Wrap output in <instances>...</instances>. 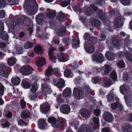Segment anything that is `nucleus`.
Instances as JSON below:
<instances>
[{"instance_id": "nucleus-44", "label": "nucleus", "mask_w": 132, "mask_h": 132, "mask_svg": "<svg viewBox=\"0 0 132 132\" xmlns=\"http://www.w3.org/2000/svg\"><path fill=\"white\" fill-rule=\"evenodd\" d=\"M126 57L129 61L132 62V54L128 52H126L125 53Z\"/></svg>"}, {"instance_id": "nucleus-47", "label": "nucleus", "mask_w": 132, "mask_h": 132, "mask_svg": "<svg viewBox=\"0 0 132 132\" xmlns=\"http://www.w3.org/2000/svg\"><path fill=\"white\" fill-rule=\"evenodd\" d=\"M84 38L85 40H92L93 39H95V38L91 37L89 34L88 33H86L85 34L84 36Z\"/></svg>"}, {"instance_id": "nucleus-3", "label": "nucleus", "mask_w": 132, "mask_h": 132, "mask_svg": "<svg viewBox=\"0 0 132 132\" xmlns=\"http://www.w3.org/2000/svg\"><path fill=\"white\" fill-rule=\"evenodd\" d=\"M48 121L51 124L52 126L54 128H59L62 125L61 120H56L54 117H50L48 119Z\"/></svg>"}, {"instance_id": "nucleus-59", "label": "nucleus", "mask_w": 132, "mask_h": 132, "mask_svg": "<svg viewBox=\"0 0 132 132\" xmlns=\"http://www.w3.org/2000/svg\"><path fill=\"white\" fill-rule=\"evenodd\" d=\"M57 100L58 102L63 103L64 102V100L62 98L61 95L60 94L57 97Z\"/></svg>"}, {"instance_id": "nucleus-26", "label": "nucleus", "mask_w": 132, "mask_h": 132, "mask_svg": "<svg viewBox=\"0 0 132 132\" xmlns=\"http://www.w3.org/2000/svg\"><path fill=\"white\" fill-rule=\"evenodd\" d=\"M35 52L37 54H41L43 52L42 46L40 44L36 45L34 48Z\"/></svg>"}, {"instance_id": "nucleus-57", "label": "nucleus", "mask_w": 132, "mask_h": 132, "mask_svg": "<svg viewBox=\"0 0 132 132\" xmlns=\"http://www.w3.org/2000/svg\"><path fill=\"white\" fill-rule=\"evenodd\" d=\"M112 44L115 46H118L119 45V42L118 40L116 39L115 38L112 39Z\"/></svg>"}, {"instance_id": "nucleus-53", "label": "nucleus", "mask_w": 132, "mask_h": 132, "mask_svg": "<svg viewBox=\"0 0 132 132\" xmlns=\"http://www.w3.org/2000/svg\"><path fill=\"white\" fill-rule=\"evenodd\" d=\"M64 74L65 76L67 77H71V72L69 69L66 70L64 72Z\"/></svg>"}, {"instance_id": "nucleus-2", "label": "nucleus", "mask_w": 132, "mask_h": 132, "mask_svg": "<svg viewBox=\"0 0 132 132\" xmlns=\"http://www.w3.org/2000/svg\"><path fill=\"white\" fill-rule=\"evenodd\" d=\"M96 129V126L94 123L90 124L88 128L86 125H82L79 129L78 132H92Z\"/></svg>"}, {"instance_id": "nucleus-14", "label": "nucleus", "mask_w": 132, "mask_h": 132, "mask_svg": "<svg viewBox=\"0 0 132 132\" xmlns=\"http://www.w3.org/2000/svg\"><path fill=\"white\" fill-rule=\"evenodd\" d=\"M36 63L38 67H40L45 64L46 61L44 58L38 57L36 58Z\"/></svg>"}, {"instance_id": "nucleus-4", "label": "nucleus", "mask_w": 132, "mask_h": 132, "mask_svg": "<svg viewBox=\"0 0 132 132\" xmlns=\"http://www.w3.org/2000/svg\"><path fill=\"white\" fill-rule=\"evenodd\" d=\"M33 71L32 68L29 65H25L21 68V73L24 75H27L31 73Z\"/></svg>"}, {"instance_id": "nucleus-15", "label": "nucleus", "mask_w": 132, "mask_h": 132, "mask_svg": "<svg viewBox=\"0 0 132 132\" xmlns=\"http://www.w3.org/2000/svg\"><path fill=\"white\" fill-rule=\"evenodd\" d=\"M60 109L61 112L65 114L69 113L70 111V106L67 104L61 106L60 107Z\"/></svg>"}, {"instance_id": "nucleus-27", "label": "nucleus", "mask_w": 132, "mask_h": 132, "mask_svg": "<svg viewBox=\"0 0 132 132\" xmlns=\"http://www.w3.org/2000/svg\"><path fill=\"white\" fill-rule=\"evenodd\" d=\"M28 81V80L24 79L22 81V86L25 89L29 88L30 87V84Z\"/></svg>"}, {"instance_id": "nucleus-25", "label": "nucleus", "mask_w": 132, "mask_h": 132, "mask_svg": "<svg viewBox=\"0 0 132 132\" xmlns=\"http://www.w3.org/2000/svg\"><path fill=\"white\" fill-rule=\"evenodd\" d=\"M105 56L107 59L109 60H113L115 57L114 54L112 52H107L105 53Z\"/></svg>"}, {"instance_id": "nucleus-28", "label": "nucleus", "mask_w": 132, "mask_h": 132, "mask_svg": "<svg viewBox=\"0 0 132 132\" xmlns=\"http://www.w3.org/2000/svg\"><path fill=\"white\" fill-rule=\"evenodd\" d=\"M66 31V29L64 26L59 29L57 31V35L60 37L62 36L65 35Z\"/></svg>"}, {"instance_id": "nucleus-32", "label": "nucleus", "mask_w": 132, "mask_h": 132, "mask_svg": "<svg viewBox=\"0 0 132 132\" xmlns=\"http://www.w3.org/2000/svg\"><path fill=\"white\" fill-rule=\"evenodd\" d=\"M96 15L98 17L104 22H106L107 20L105 16V14L101 12H98L97 13Z\"/></svg>"}, {"instance_id": "nucleus-5", "label": "nucleus", "mask_w": 132, "mask_h": 132, "mask_svg": "<svg viewBox=\"0 0 132 132\" xmlns=\"http://www.w3.org/2000/svg\"><path fill=\"white\" fill-rule=\"evenodd\" d=\"M92 60L93 61L102 63L104 60V57L102 54L95 52L92 55Z\"/></svg>"}, {"instance_id": "nucleus-34", "label": "nucleus", "mask_w": 132, "mask_h": 132, "mask_svg": "<svg viewBox=\"0 0 132 132\" xmlns=\"http://www.w3.org/2000/svg\"><path fill=\"white\" fill-rule=\"evenodd\" d=\"M91 7L92 9H91L90 7H89L87 9V10L86 11V13L87 15L89 16L92 13V10H93L95 11L97 10V7H95L94 5L91 6Z\"/></svg>"}, {"instance_id": "nucleus-63", "label": "nucleus", "mask_w": 132, "mask_h": 132, "mask_svg": "<svg viewBox=\"0 0 132 132\" xmlns=\"http://www.w3.org/2000/svg\"><path fill=\"white\" fill-rule=\"evenodd\" d=\"M37 88L36 85H32L31 89V91L33 93L35 92L37 90Z\"/></svg>"}, {"instance_id": "nucleus-55", "label": "nucleus", "mask_w": 132, "mask_h": 132, "mask_svg": "<svg viewBox=\"0 0 132 132\" xmlns=\"http://www.w3.org/2000/svg\"><path fill=\"white\" fill-rule=\"evenodd\" d=\"M111 76L112 79L115 81L117 79V75L115 71H112L111 74Z\"/></svg>"}, {"instance_id": "nucleus-60", "label": "nucleus", "mask_w": 132, "mask_h": 132, "mask_svg": "<svg viewBox=\"0 0 132 132\" xmlns=\"http://www.w3.org/2000/svg\"><path fill=\"white\" fill-rule=\"evenodd\" d=\"M44 27H43V29H42V27L41 26L40 27H38L37 28V30L38 32H39L40 31H43V32H45V31L46 30V26L45 25H44Z\"/></svg>"}, {"instance_id": "nucleus-18", "label": "nucleus", "mask_w": 132, "mask_h": 132, "mask_svg": "<svg viewBox=\"0 0 132 132\" xmlns=\"http://www.w3.org/2000/svg\"><path fill=\"white\" fill-rule=\"evenodd\" d=\"M114 89H112L109 93L107 95V97L108 101L109 102H113L114 101L116 98L115 95L113 94V90Z\"/></svg>"}, {"instance_id": "nucleus-49", "label": "nucleus", "mask_w": 132, "mask_h": 132, "mask_svg": "<svg viewBox=\"0 0 132 132\" xmlns=\"http://www.w3.org/2000/svg\"><path fill=\"white\" fill-rule=\"evenodd\" d=\"M117 66L120 68H122L125 67V63L123 61H118L117 63Z\"/></svg>"}, {"instance_id": "nucleus-7", "label": "nucleus", "mask_w": 132, "mask_h": 132, "mask_svg": "<svg viewBox=\"0 0 132 132\" xmlns=\"http://www.w3.org/2000/svg\"><path fill=\"white\" fill-rule=\"evenodd\" d=\"M41 90L42 93L44 95L50 94L51 90L50 86L46 83L42 84Z\"/></svg>"}, {"instance_id": "nucleus-35", "label": "nucleus", "mask_w": 132, "mask_h": 132, "mask_svg": "<svg viewBox=\"0 0 132 132\" xmlns=\"http://www.w3.org/2000/svg\"><path fill=\"white\" fill-rule=\"evenodd\" d=\"M111 108L113 110L115 109L117 107L119 108L121 110H122L123 108L122 105L118 103L112 104L111 105Z\"/></svg>"}, {"instance_id": "nucleus-37", "label": "nucleus", "mask_w": 132, "mask_h": 132, "mask_svg": "<svg viewBox=\"0 0 132 132\" xmlns=\"http://www.w3.org/2000/svg\"><path fill=\"white\" fill-rule=\"evenodd\" d=\"M2 31L1 32L0 36L1 38L3 40H7L8 39V37L7 33L4 31Z\"/></svg>"}, {"instance_id": "nucleus-8", "label": "nucleus", "mask_w": 132, "mask_h": 132, "mask_svg": "<svg viewBox=\"0 0 132 132\" xmlns=\"http://www.w3.org/2000/svg\"><path fill=\"white\" fill-rule=\"evenodd\" d=\"M0 73L2 76L5 77L9 75L6 67L3 63L0 64Z\"/></svg>"}, {"instance_id": "nucleus-42", "label": "nucleus", "mask_w": 132, "mask_h": 132, "mask_svg": "<svg viewBox=\"0 0 132 132\" xmlns=\"http://www.w3.org/2000/svg\"><path fill=\"white\" fill-rule=\"evenodd\" d=\"M111 68L110 66L107 65H105L103 71L104 74L105 75H108L111 70Z\"/></svg>"}, {"instance_id": "nucleus-12", "label": "nucleus", "mask_w": 132, "mask_h": 132, "mask_svg": "<svg viewBox=\"0 0 132 132\" xmlns=\"http://www.w3.org/2000/svg\"><path fill=\"white\" fill-rule=\"evenodd\" d=\"M120 92L123 94L127 93L130 91L129 86L126 84L121 86L120 87Z\"/></svg>"}, {"instance_id": "nucleus-56", "label": "nucleus", "mask_w": 132, "mask_h": 132, "mask_svg": "<svg viewBox=\"0 0 132 132\" xmlns=\"http://www.w3.org/2000/svg\"><path fill=\"white\" fill-rule=\"evenodd\" d=\"M123 80L126 82H128L130 79V78L128 76V74L125 72L123 73Z\"/></svg>"}, {"instance_id": "nucleus-10", "label": "nucleus", "mask_w": 132, "mask_h": 132, "mask_svg": "<svg viewBox=\"0 0 132 132\" xmlns=\"http://www.w3.org/2000/svg\"><path fill=\"white\" fill-rule=\"evenodd\" d=\"M54 85L58 88H63L65 86L64 80L61 79H60L59 80L58 79H54Z\"/></svg>"}, {"instance_id": "nucleus-45", "label": "nucleus", "mask_w": 132, "mask_h": 132, "mask_svg": "<svg viewBox=\"0 0 132 132\" xmlns=\"http://www.w3.org/2000/svg\"><path fill=\"white\" fill-rule=\"evenodd\" d=\"M15 47L16 48V51L18 54H20L22 53V52L23 48L19 45H16Z\"/></svg>"}, {"instance_id": "nucleus-21", "label": "nucleus", "mask_w": 132, "mask_h": 132, "mask_svg": "<svg viewBox=\"0 0 132 132\" xmlns=\"http://www.w3.org/2000/svg\"><path fill=\"white\" fill-rule=\"evenodd\" d=\"M80 114L83 117L87 118L90 116L88 111L85 109L81 110L80 111Z\"/></svg>"}, {"instance_id": "nucleus-19", "label": "nucleus", "mask_w": 132, "mask_h": 132, "mask_svg": "<svg viewBox=\"0 0 132 132\" xmlns=\"http://www.w3.org/2000/svg\"><path fill=\"white\" fill-rule=\"evenodd\" d=\"M17 22H16V20H13L11 22V27L12 29L14 28V27L17 24H22L23 23V20L22 18L21 19H18L17 20Z\"/></svg>"}, {"instance_id": "nucleus-58", "label": "nucleus", "mask_w": 132, "mask_h": 132, "mask_svg": "<svg viewBox=\"0 0 132 132\" xmlns=\"http://www.w3.org/2000/svg\"><path fill=\"white\" fill-rule=\"evenodd\" d=\"M121 2L124 5H128L130 4V0H121Z\"/></svg>"}, {"instance_id": "nucleus-24", "label": "nucleus", "mask_w": 132, "mask_h": 132, "mask_svg": "<svg viewBox=\"0 0 132 132\" xmlns=\"http://www.w3.org/2000/svg\"><path fill=\"white\" fill-rule=\"evenodd\" d=\"M86 42H85L84 45V48L86 52L88 53H93L94 51V46L92 45L91 46H90L87 48Z\"/></svg>"}, {"instance_id": "nucleus-54", "label": "nucleus", "mask_w": 132, "mask_h": 132, "mask_svg": "<svg viewBox=\"0 0 132 132\" xmlns=\"http://www.w3.org/2000/svg\"><path fill=\"white\" fill-rule=\"evenodd\" d=\"M32 44L29 42H28L25 43L24 45V47L25 48L28 49L31 48L33 46Z\"/></svg>"}, {"instance_id": "nucleus-6", "label": "nucleus", "mask_w": 132, "mask_h": 132, "mask_svg": "<svg viewBox=\"0 0 132 132\" xmlns=\"http://www.w3.org/2000/svg\"><path fill=\"white\" fill-rule=\"evenodd\" d=\"M73 93L75 98L76 99H80L82 94L81 88L78 86H76L74 88Z\"/></svg>"}, {"instance_id": "nucleus-48", "label": "nucleus", "mask_w": 132, "mask_h": 132, "mask_svg": "<svg viewBox=\"0 0 132 132\" xmlns=\"http://www.w3.org/2000/svg\"><path fill=\"white\" fill-rule=\"evenodd\" d=\"M59 1L61 3V5L63 7H65L67 6L70 4V0H68V1H66L64 0L63 1L62 0H59Z\"/></svg>"}, {"instance_id": "nucleus-23", "label": "nucleus", "mask_w": 132, "mask_h": 132, "mask_svg": "<svg viewBox=\"0 0 132 132\" xmlns=\"http://www.w3.org/2000/svg\"><path fill=\"white\" fill-rule=\"evenodd\" d=\"M74 37L73 36V39L72 41V46L73 48H76L79 47V41L74 38Z\"/></svg>"}, {"instance_id": "nucleus-9", "label": "nucleus", "mask_w": 132, "mask_h": 132, "mask_svg": "<svg viewBox=\"0 0 132 132\" xmlns=\"http://www.w3.org/2000/svg\"><path fill=\"white\" fill-rule=\"evenodd\" d=\"M50 107V104L47 103L42 104L40 106V110L43 113H45L48 112Z\"/></svg>"}, {"instance_id": "nucleus-62", "label": "nucleus", "mask_w": 132, "mask_h": 132, "mask_svg": "<svg viewBox=\"0 0 132 132\" xmlns=\"http://www.w3.org/2000/svg\"><path fill=\"white\" fill-rule=\"evenodd\" d=\"M4 92V87L3 85L0 84V97L2 96Z\"/></svg>"}, {"instance_id": "nucleus-64", "label": "nucleus", "mask_w": 132, "mask_h": 132, "mask_svg": "<svg viewBox=\"0 0 132 132\" xmlns=\"http://www.w3.org/2000/svg\"><path fill=\"white\" fill-rule=\"evenodd\" d=\"M71 65L72 66V68L73 69H74L78 68L79 66L77 62H75L74 63H73L72 64H71Z\"/></svg>"}, {"instance_id": "nucleus-11", "label": "nucleus", "mask_w": 132, "mask_h": 132, "mask_svg": "<svg viewBox=\"0 0 132 132\" xmlns=\"http://www.w3.org/2000/svg\"><path fill=\"white\" fill-rule=\"evenodd\" d=\"M46 16L50 19H53L55 16L56 13L54 10L48 9L46 11Z\"/></svg>"}, {"instance_id": "nucleus-52", "label": "nucleus", "mask_w": 132, "mask_h": 132, "mask_svg": "<svg viewBox=\"0 0 132 132\" xmlns=\"http://www.w3.org/2000/svg\"><path fill=\"white\" fill-rule=\"evenodd\" d=\"M123 42L124 43L125 46H128L130 45L132 43V42L128 38H127L126 39H125L123 40Z\"/></svg>"}, {"instance_id": "nucleus-20", "label": "nucleus", "mask_w": 132, "mask_h": 132, "mask_svg": "<svg viewBox=\"0 0 132 132\" xmlns=\"http://www.w3.org/2000/svg\"><path fill=\"white\" fill-rule=\"evenodd\" d=\"M114 25L117 27L118 28H120L122 26L123 23L120 17H118L115 19L114 21Z\"/></svg>"}, {"instance_id": "nucleus-51", "label": "nucleus", "mask_w": 132, "mask_h": 132, "mask_svg": "<svg viewBox=\"0 0 132 132\" xmlns=\"http://www.w3.org/2000/svg\"><path fill=\"white\" fill-rule=\"evenodd\" d=\"M101 78L98 76H96L92 78V81L94 84H96L99 82L101 80Z\"/></svg>"}, {"instance_id": "nucleus-41", "label": "nucleus", "mask_w": 132, "mask_h": 132, "mask_svg": "<svg viewBox=\"0 0 132 132\" xmlns=\"http://www.w3.org/2000/svg\"><path fill=\"white\" fill-rule=\"evenodd\" d=\"M64 55L63 53H60L58 55V60L62 62H65L68 61V59L65 60L64 57Z\"/></svg>"}, {"instance_id": "nucleus-29", "label": "nucleus", "mask_w": 132, "mask_h": 132, "mask_svg": "<svg viewBox=\"0 0 132 132\" xmlns=\"http://www.w3.org/2000/svg\"><path fill=\"white\" fill-rule=\"evenodd\" d=\"M46 123L44 119H42L39 120L38 122V127L40 129H44L46 126Z\"/></svg>"}, {"instance_id": "nucleus-61", "label": "nucleus", "mask_w": 132, "mask_h": 132, "mask_svg": "<svg viewBox=\"0 0 132 132\" xmlns=\"http://www.w3.org/2000/svg\"><path fill=\"white\" fill-rule=\"evenodd\" d=\"M20 104L21 107L22 109L24 108L26 106V103L25 102L23 99H22L20 101Z\"/></svg>"}, {"instance_id": "nucleus-36", "label": "nucleus", "mask_w": 132, "mask_h": 132, "mask_svg": "<svg viewBox=\"0 0 132 132\" xmlns=\"http://www.w3.org/2000/svg\"><path fill=\"white\" fill-rule=\"evenodd\" d=\"M112 84L111 79L109 78L104 82L102 85L104 87H110Z\"/></svg>"}, {"instance_id": "nucleus-31", "label": "nucleus", "mask_w": 132, "mask_h": 132, "mask_svg": "<svg viewBox=\"0 0 132 132\" xmlns=\"http://www.w3.org/2000/svg\"><path fill=\"white\" fill-rule=\"evenodd\" d=\"M12 83L15 85L17 86L19 85L20 82V79L18 77H13L11 79Z\"/></svg>"}, {"instance_id": "nucleus-16", "label": "nucleus", "mask_w": 132, "mask_h": 132, "mask_svg": "<svg viewBox=\"0 0 132 132\" xmlns=\"http://www.w3.org/2000/svg\"><path fill=\"white\" fill-rule=\"evenodd\" d=\"M55 50V49L54 48L51 47L49 50L48 53L50 60H52L53 62L54 63H56L55 60L57 58L54 56L53 55V53Z\"/></svg>"}, {"instance_id": "nucleus-33", "label": "nucleus", "mask_w": 132, "mask_h": 132, "mask_svg": "<svg viewBox=\"0 0 132 132\" xmlns=\"http://www.w3.org/2000/svg\"><path fill=\"white\" fill-rule=\"evenodd\" d=\"M90 24L93 26L96 27L100 25V22L96 19H93L90 21Z\"/></svg>"}, {"instance_id": "nucleus-30", "label": "nucleus", "mask_w": 132, "mask_h": 132, "mask_svg": "<svg viewBox=\"0 0 132 132\" xmlns=\"http://www.w3.org/2000/svg\"><path fill=\"white\" fill-rule=\"evenodd\" d=\"M53 69L52 67L51 66H49L46 70L45 73V75L48 77L52 76L53 74Z\"/></svg>"}, {"instance_id": "nucleus-40", "label": "nucleus", "mask_w": 132, "mask_h": 132, "mask_svg": "<svg viewBox=\"0 0 132 132\" xmlns=\"http://www.w3.org/2000/svg\"><path fill=\"white\" fill-rule=\"evenodd\" d=\"M57 18L60 21H62L65 20L64 14L62 12H60L58 14Z\"/></svg>"}, {"instance_id": "nucleus-38", "label": "nucleus", "mask_w": 132, "mask_h": 132, "mask_svg": "<svg viewBox=\"0 0 132 132\" xmlns=\"http://www.w3.org/2000/svg\"><path fill=\"white\" fill-rule=\"evenodd\" d=\"M8 108L7 107L6 109L4 110V114L7 118H11L12 117V113L8 111Z\"/></svg>"}, {"instance_id": "nucleus-50", "label": "nucleus", "mask_w": 132, "mask_h": 132, "mask_svg": "<svg viewBox=\"0 0 132 132\" xmlns=\"http://www.w3.org/2000/svg\"><path fill=\"white\" fill-rule=\"evenodd\" d=\"M29 112L28 111H23L21 112V117L22 118H26L29 117Z\"/></svg>"}, {"instance_id": "nucleus-39", "label": "nucleus", "mask_w": 132, "mask_h": 132, "mask_svg": "<svg viewBox=\"0 0 132 132\" xmlns=\"http://www.w3.org/2000/svg\"><path fill=\"white\" fill-rule=\"evenodd\" d=\"M1 126L2 128H5L10 125V123L6 120L2 119L1 121Z\"/></svg>"}, {"instance_id": "nucleus-46", "label": "nucleus", "mask_w": 132, "mask_h": 132, "mask_svg": "<svg viewBox=\"0 0 132 132\" xmlns=\"http://www.w3.org/2000/svg\"><path fill=\"white\" fill-rule=\"evenodd\" d=\"M73 7L74 10L76 11H79L80 12H82V9H80L79 5L76 4H73Z\"/></svg>"}, {"instance_id": "nucleus-22", "label": "nucleus", "mask_w": 132, "mask_h": 132, "mask_svg": "<svg viewBox=\"0 0 132 132\" xmlns=\"http://www.w3.org/2000/svg\"><path fill=\"white\" fill-rule=\"evenodd\" d=\"M71 91L70 88H67L63 91V95L64 97H67L70 96Z\"/></svg>"}, {"instance_id": "nucleus-17", "label": "nucleus", "mask_w": 132, "mask_h": 132, "mask_svg": "<svg viewBox=\"0 0 132 132\" xmlns=\"http://www.w3.org/2000/svg\"><path fill=\"white\" fill-rule=\"evenodd\" d=\"M43 15L42 13H40L35 17V19L37 23L41 25L43 23Z\"/></svg>"}, {"instance_id": "nucleus-13", "label": "nucleus", "mask_w": 132, "mask_h": 132, "mask_svg": "<svg viewBox=\"0 0 132 132\" xmlns=\"http://www.w3.org/2000/svg\"><path fill=\"white\" fill-rule=\"evenodd\" d=\"M104 119L108 122H111L113 120L112 115L109 112H104Z\"/></svg>"}, {"instance_id": "nucleus-1", "label": "nucleus", "mask_w": 132, "mask_h": 132, "mask_svg": "<svg viewBox=\"0 0 132 132\" xmlns=\"http://www.w3.org/2000/svg\"><path fill=\"white\" fill-rule=\"evenodd\" d=\"M23 5L27 7L29 12L32 15L34 14L38 9V5L35 0H27Z\"/></svg>"}, {"instance_id": "nucleus-43", "label": "nucleus", "mask_w": 132, "mask_h": 132, "mask_svg": "<svg viewBox=\"0 0 132 132\" xmlns=\"http://www.w3.org/2000/svg\"><path fill=\"white\" fill-rule=\"evenodd\" d=\"M15 59L11 57L8 59L7 63L10 66H12L15 64Z\"/></svg>"}]
</instances>
